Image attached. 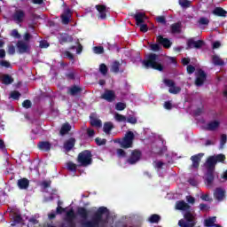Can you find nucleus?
Returning <instances> with one entry per match:
<instances>
[{
    "label": "nucleus",
    "instance_id": "nucleus-41",
    "mask_svg": "<svg viewBox=\"0 0 227 227\" xmlns=\"http://www.w3.org/2000/svg\"><path fill=\"white\" fill-rule=\"evenodd\" d=\"M179 4L181 5V8H191V2L190 0H179Z\"/></svg>",
    "mask_w": 227,
    "mask_h": 227
},
{
    "label": "nucleus",
    "instance_id": "nucleus-45",
    "mask_svg": "<svg viewBox=\"0 0 227 227\" xmlns=\"http://www.w3.org/2000/svg\"><path fill=\"white\" fill-rule=\"evenodd\" d=\"M13 223H12V226H15V224H20V223H22V215H16L13 217Z\"/></svg>",
    "mask_w": 227,
    "mask_h": 227
},
{
    "label": "nucleus",
    "instance_id": "nucleus-38",
    "mask_svg": "<svg viewBox=\"0 0 227 227\" xmlns=\"http://www.w3.org/2000/svg\"><path fill=\"white\" fill-rule=\"evenodd\" d=\"M178 225L180 227H194L196 225V223H195L185 222V220L181 219L178 222Z\"/></svg>",
    "mask_w": 227,
    "mask_h": 227
},
{
    "label": "nucleus",
    "instance_id": "nucleus-37",
    "mask_svg": "<svg viewBox=\"0 0 227 227\" xmlns=\"http://www.w3.org/2000/svg\"><path fill=\"white\" fill-rule=\"evenodd\" d=\"M121 64H120V61L115 60L112 64L111 71L114 72V74H118L120 72V67Z\"/></svg>",
    "mask_w": 227,
    "mask_h": 227
},
{
    "label": "nucleus",
    "instance_id": "nucleus-64",
    "mask_svg": "<svg viewBox=\"0 0 227 227\" xmlns=\"http://www.w3.org/2000/svg\"><path fill=\"white\" fill-rule=\"evenodd\" d=\"M226 143H227V136H226V134H223L221 136V145H222V146L226 145Z\"/></svg>",
    "mask_w": 227,
    "mask_h": 227
},
{
    "label": "nucleus",
    "instance_id": "nucleus-26",
    "mask_svg": "<svg viewBox=\"0 0 227 227\" xmlns=\"http://www.w3.org/2000/svg\"><path fill=\"white\" fill-rule=\"evenodd\" d=\"M191 206L185 200H178L176 202V210H190Z\"/></svg>",
    "mask_w": 227,
    "mask_h": 227
},
{
    "label": "nucleus",
    "instance_id": "nucleus-19",
    "mask_svg": "<svg viewBox=\"0 0 227 227\" xmlns=\"http://www.w3.org/2000/svg\"><path fill=\"white\" fill-rule=\"evenodd\" d=\"M90 123L91 127H96L97 129H101L102 127V121L98 119L95 114L90 115Z\"/></svg>",
    "mask_w": 227,
    "mask_h": 227
},
{
    "label": "nucleus",
    "instance_id": "nucleus-39",
    "mask_svg": "<svg viewBox=\"0 0 227 227\" xmlns=\"http://www.w3.org/2000/svg\"><path fill=\"white\" fill-rule=\"evenodd\" d=\"M149 223H151L152 224L157 223H159V221H160V215H157V214H153L149 218H148Z\"/></svg>",
    "mask_w": 227,
    "mask_h": 227
},
{
    "label": "nucleus",
    "instance_id": "nucleus-29",
    "mask_svg": "<svg viewBox=\"0 0 227 227\" xmlns=\"http://www.w3.org/2000/svg\"><path fill=\"white\" fill-rule=\"evenodd\" d=\"M77 214L82 219H88L90 217V211L86 207H79L77 208Z\"/></svg>",
    "mask_w": 227,
    "mask_h": 227
},
{
    "label": "nucleus",
    "instance_id": "nucleus-5",
    "mask_svg": "<svg viewBox=\"0 0 227 227\" xmlns=\"http://www.w3.org/2000/svg\"><path fill=\"white\" fill-rule=\"evenodd\" d=\"M136 136L134 135V132L132 131H127L123 138H118L115 140V143H118L120 145L121 148H124V150H127L129 148H132L134 145V139Z\"/></svg>",
    "mask_w": 227,
    "mask_h": 227
},
{
    "label": "nucleus",
    "instance_id": "nucleus-4",
    "mask_svg": "<svg viewBox=\"0 0 227 227\" xmlns=\"http://www.w3.org/2000/svg\"><path fill=\"white\" fill-rule=\"evenodd\" d=\"M77 162L82 168H88V166H91V164H93V154H91V151H82L77 156Z\"/></svg>",
    "mask_w": 227,
    "mask_h": 227
},
{
    "label": "nucleus",
    "instance_id": "nucleus-33",
    "mask_svg": "<svg viewBox=\"0 0 227 227\" xmlns=\"http://www.w3.org/2000/svg\"><path fill=\"white\" fill-rule=\"evenodd\" d=\"M75 217V211H74L73 208H71L69 211L66 213V221L67 223H72V221H74Z\"/></svg>",
    "mask_w": 227,
    "mask_h": 227
},
{
    "label": "nucleus",
    "instance_id": "nucleus-62",
    "mask_svg": "<svg viewBox=\"0 0 227 227\" xmlns=\"http://www.w3.org/2000/svg\"><path fill=\"white\" fill-rule=\"evenodd\" d=\"M164 107L168 110V111H171V109H173V104H171V101H166L164 103Z\"/></svg>",
    "mask_w": 227,
    "mask_h": 227
},
{
    "label": "nucleus",
    "instance_id": "nucleus-10",
    "mask_svg": "<svg viewBox=\"0 0 227 227\" xmlns=\"http://www.w3.org/2000/svg\"><path fill=\"white\" fill-rule=\"evenodd\" d=\"M16 47H17L18 52L20 54H26V53L29 52V51L31 50V47L29 46V44H27V43H26L22 40H19L17 42Z\"/></svg>",
    "mask_w": 227,
    "mask_h": 227
},
{
    "label": "nucleus",
    "instance_id": "nucleus-60",
    "mask_svg": "<svg viewBox=\"0 0 227 227\" xmlns=\"http://www.w3.org/2000/svg\"><path fill=\"white\" fill-rule=\"evenodd\" d=\"M156 21L159 22V24H166V17L164 16H158L156 17Z\"/></svg>",
    "mask_w": 227,
    "mask_h": 227
},
{
    "label": "nucleus",
    "instance_id": "nucleus-20",
    "mask_svg": "<svg viewBox=\"0 0 227 227\" xmlns=\"http://www.w3.org/2000/svg\"><path fill=\"white\" fill-rule=\"evenodd\" d=\"M203 155H205V153H200L191 157L192 168H195L196 169L200 168V163L201 162V158L203 157Z\"/></svg>",
    "mask_w": 227,
    "mask_h": 227
},
{
    "label": "nucleus",
    "instance_id": "nucleus-63",
    "mask_svg": "<svg viewBox=\"0 0 227 227\" xmlns=\"http://www.w3.org/2000/svg\"><path fill=\"white\" fill-rule=\"evenodd\" d=\"M7 52L8 54H11L12 56H13V54H15V46H13V44L9 45Z\"/></svg>",
    "mask_w": 227,
    "mask_h": 227
},
{
    "label": "nucleus",
    "instance_id": "nucleus-58",
    "mask_svg": "<svg viewBox=\"0 0 227 227\" xmlns=\"http://www.w3.org/2000/svg\"><path fill=\"white\" fill-rule=\"evenodd\" d=\"M64 56H65L66 58H68V59H70L71 61H74V59H75L74 57V54H72V52H70V51H66L64 52Z\"/></svg>",
    "mask_w": 227,
    "mask_h": 227
},
{
    "label": "nucleus",
    "instance_id": "nucleus-3",
    "mask_svg": "<svg viewBox=\"0 0 227 227\" xmlns=\"http://www.w3.org/2000/svg\"><path fill=\"white\" fill-rule=\"evenodd\" d=\"M142 65L145 68H153V70H158V72L164 70V66L160 63L159 55L155 53H150L147 59L142 61Z\"/></svg>",
    "mask_w": 227,
    "mask_h": 227
},
{
    "label": "nucleus",
    "instance_id": "nucleus-40",
    "mask_svg": "<svg viewBox=\"0 0 227 227\" xmlns=\"http://www.w3.org/2000/svg\"><path fill=\"white\" fill-rule=\"evenodd\" d=\"M198 24L200 26H208V24H210V20H208V18L200 17L198 20Z\"/></svg>",
    "mask_w": 227,
    "mask_h": 227
},
{
    "label": "nucleus",
    "instance_id": "nucleus-7",
    "mask_svg": "<svg viewBox=\"0 0 227 227\" xmlns=\"http://www.w3.org/2000/svg\"><path fill=\"white\" fill-rule=\"evenodd\" d=\"M164 84H166V86H168V92L171 93L172 95H178V93H180V91H182V88L176 86V84L173 82V80H169V79H165L163 81Z\"/></svg>",
    "mask_w": 227,
    "mask_h": 227
},
{
    "label": "nucleus",
    "instance_id": "nucleus-53",
    "mask_svg": "<svg viewBox=\"0 0 227 227\" xmlns=\"http://www.w3.org/2000/svg\"><path fill=\"white\" fill-rule=\"evenodd\" d=\"M115 120L117 121H127V117H125V115H121L120 114H115Z\"/></svg>",
    "mask_w": 227,
    "mask_h": 227
},
{
    "label": "nucleus",
    "instance_id": "nucleus-36",
    "mask_svg": "<svg viewBox=\"0 0 227 227\" xmlns=\"http://www.w3.org/2000/svg\"><path fill=\"white\" fill-rule=\"evenodd\" d=\"M67 168L68 169V171H71L72 173H77V164L72 161H68L67 163Z\"/></svg>",
    "mask_w": 227,
    "mask_h": 227
},
{
    "label": "nucleus",
    "instance_id": "nucleus-22",
    "mask_svg": "<svg viewBox=\"0 0 227 227\" xmlns=\"http://www.w3.org/2000/svg\"><path fill=\"white\" fill-rule=\"evenodd\" d=\"M225 194L226 192L223 190V188H216L214 192V198L217 201H223V200H224Z\"/></svg>",
    "mask_w": 227,
    "mask_h": 227
},
{
    "label": "nucleus",
    "instance_id": "nucleus-1",
    "mask_svg": "<svg viewBox=\"0 0 227 227\" xmlns=\"http://www.w3.org/2000/svg\"><path fill=\"white\" fill-rule=\"evenodd\" d=\"M225 160L226 155L223 153L209 156L207 159L204 166L206 168L205 184L207 187H212L214 180H215V175H217V172H215V166H217V162L224 164Z\"/></svg>",
    "mask_w": 227,
    "mask_h": 227
},
{
    "label": "nucleus",
    "instance_id": "nucleus-48",
    "mask_svg": "<svg viewBox=\"0 0 227 227\" xmlns=\"http://www.w3.org/2000/svg\"><path fill=\"white\" fill-rule=\"evenodd\" d=\"M94 54H104V47L103 46H95L93 47Z\"/></svg>",
    "mask_w": 227,
    "mask_h": 227
},
{
    "label": "nucleus",
    "instance_id": "nucleus-24",
    "mask_svg": "<svg viewBox=\"0 0 227 227\" xmlns=\"http://www.w3.org/2000/svg\"><path fill=\"white\" fill-rule=\"evenodd\" d=\"M172 35H180L182 33V22H176L170 26Z\"/></svg>",
    "mask_w": 227,
    "mask_h": 227
},
{
    "label": "nucleus",
    "instance_id": "nucleus-31",
    "mask_svg": "<svg viewBox=\"0 0 227 227\" xmlns=\"http://www.w3.org/2000/svg\"><path fill=\"white\" fill-rule=\"evenodd\" d=\"M213 65L215 67H224V60L221 59L218 55H214L212 57Z\"/></svg>",
    "mask_w": 227,
    "mask_h": 227
},
{
    "label": "nucleus",
    "instance_id": "nucleus-49",
    "mask_svg": "<svg viewBox=\"0 0 227 227\" xmlns=\"http://www.w3.org/2000/svg\"><path fill=\"white\" fill-rule=\"evenodd\" d=\"M11 98H13V100H19V98H20V92L18 90L11 92Z\"/></svg>",
    "mask_w": 227,
    "mask_h": 227
},
{
    "label": "nucleus",
    "instance_id": "nucleus-28",
    "mask_svg": "<svg viewBox=\"0 0 227 227\" xmlns=\"http://www.w3.org/2000/svg\"><path fill=\"white\" fill-rule=\"evenodd\" d=\"M220 125L221 122H219V121H212L207 124L206 129L211 132H214V130H217V129H219Z\"/></svg>",
    "mask_w": 227,
    "mask_h": 227
},
{
    "label": "nucleus",
    "instance_id": "nucleus-43",
    "mask_svg": "<svg viewBox=\"0 0 227 227\" xmlns=\"http://www.w3.org/2000/svg\"><path fill=\"white\" fill-rule=\"evenodd\" d=\"M99 72L100 74H102V75H107V72H109V69L107 68V66L106 64H100Z\"/></svg>",
    "mask_w": 227,
    "mask_h": 227
},
{
    "label": "nucleus",
    "instance_id": "nucleus-52",
    "mask_svg": "<svg viewBox=\"0 0 227 227\" xmlns=\"http://www.w3.org/2000/svg\"><path fill=\"white\" fill-rule=\"evenodd\" d=\"M126 121L128 123H131L132 125H136V123H137V119L134 116H129L126 119Z\"/></svg>",
    "mask_w": 227,
    "mask_h": 227
},
{
    "label": "nucleus",
    "instance_id": "nucleus-34",
    "mask_svg": "<svg viewBox=\"0 0 227 227\" xmlns=\"http://www.w3.org/2000/svg\"><path fill=\"white\" fill-rule=\"evenodd\" d=\"M114 128V126H113V122H105L103 126V132H105V134H111V130H113Z\"/></svg>",
    "mask_w": 227,
    "mask_h": 227
},
{
    "label": "nucleus",
    "instance_id": "nucleus-9",
    "mask_svg": "<svg viewBox=\"0 0 227 227\" xmlns=\"http://www.w3.org/2000/svg\"><path fill=\"white\" fill-rule=\"evenodd\" d=\"M205 45V41L198 40L194 41V39L191 38L187 41V47L186 50L189 51L190 49H201Z\"/></svg>",
    "mask_w": 227,
    "mask_h": 227
},
{
    "label": "nucleus",
    "instance_id": "nucleus-47",
    "mask_svg": "<svg viewBox=\"0 0 227 227\" xmlns=\"http://www.w3.org/2000/svg\"><path fill=\"white\" fill-rule=\"evenodd\" d=\"M95 142L98 145V146H103L104 145H106V143H107V140L106 138L102 139L100 137H96Z\"/></svg>",
    "mask_w": 227,
    "mask_h": 227
},
{
    "label": "nucleus",
    "instance_id": "nucleus-54",
    "mask_svg": "<svg viewBox=\"0 0 227 227\" xmlns=\"http://www.w3.org/2000/svg\"><path fill=\"white\" fill-rule=\"evenodd\" d=\"M22 106L25 109H30V107H31V106H33V104L31 103V100L27 99V100L23 101Z\"/></svg>",
    "mask_w": 227,
    "mask_h": 227
},
{
    "label": "nucleus",
    "instance_id": "nucleus-61",
    "mask_svg": "<svg viewBox=\"0 0 227 227\" xmlns=\"http://www.w3.org/2000/svg\"><path fill=\"white\" fill-rule=\"evenodd\" d=\"M151 51H153L154 52H157L158 51H160V46L159 43L151 44Z\"/></svg>",
    "mask_w": 227,
    "mask_h": 227
},
{
    "label": "nucleus",
    "instance_id": "nucleus-16",
    "mask_svg": "<svg viewBox=\"0 0 227 227\" xmlns=\"http://www.w3.org/2000/svg\"><path fill=\"white\" fill-rule=\"evenodd\" d=\"M101 98L106 100V102H114V100H116V94L114 93V90H106L101 95Z\"/></svg>",
    "mask_w": 227,
    "mask_h": 227
},
{
    "label": "nucleus",
    "instance_id": "nucleus-32",
    "mask_svg": "<svg viewBox=\"0 0 227 227\" xmlns=\"http://www.w3.org/2000/svg\"><path fill=\"white\" fill-rule=\"evenodd\" d=\"M14 79L10 74H4L2 76V82L3 84H5V86H8L10 84H12Z\"/></svg>",
    "mask_w": 227,
    "mask_h": 227
},
{
    "label": "nucleus",
    "instance_id": "nucleus-21",
    "mask_svg": "<svg viewBox=\"0 0 227 227\" xmlns=\"http://www.w3.org/2000/svg\"><path fill=\"white\" fill-rule=\"evenodd\" d=\"M212 13L215 15V17H222L223 19H226L227 17V11L223 7H215V9L212 11Z\"/></svg>",
    "mask_w": 227,
    "mask_h": 227
},
{
    "label": "nucleus",
    "instance_id": "nucleus-51",
    "mask_svg": "<svg viewBox=\"0 0 227 227\" xmlns=\"http://www.w3.org/2000/svg\"><path fill=\"white\" fill-rule=\"evenodd\" d=\"M11 36H12V38H17L18 40L20 39V34L19 33V30H17V29L12 30Z\"/></svg>",
    "mask_w": 227,
    "mask_h": 227
},
{
    "label": "nucleus",
    "instance_id": "nucleus-17",
    "mask_svg": "<svg viewBox=\"0 0 227 227\" xmlns=\"http://www.w3.org/2000/svg\"><path fill=\"white\" fill-rule=\"evenodd\" d=\"M74 42V36L67 34V33H61L59 36V43L60 45H65V43H72Z\"/></svg>",
    "mask_w": 227,
    "mask_h": 227
},
{
    "label": "nucleus",
    "instance_id": "nucleus-23",
    "mask_svg": "<svg viewBox=\"0 0 227 227\" xmlns=\"http://www.w3.org/2000/svg\"><path fill=\"white\" fill-rule=\"evenodd\" d=\"M37 146L43 152H51V148H52V145L49 141H41L37 144Z\"/></svg>",
    "mask_w": 227,
    "mask_h": 227
},
{
    "label": "nucleus",
    "instance_id": "nucleus-59",
    "mask_svg": "<svg viewBox=\"0 0 227 227\" xmlns=\"http://www.w3.org/2000/svg\"><path fill=\"white\" fill-rule=\"evenodd\" d=\"M0 67H4L5 68H10L12 67V64H10V62H8V60H1Z\"/></svg>",
    "mask_w": 227,
    "mask_h": 227
},
{
    "label": "nucleus",
    "instance_id": "nucleus-55",
    "mask_svg": "<svg viewBox=\"0 0 227 227\" xmlns=\"http://www.w3.org/2000/svg\"><path fill=\"white\" fill-rule=\"evenodd\" d=\"M186 70H187V74L191 75L192 74H194V72H196V67L192 65H188Z\"/></svg>",
    "mask_w": 227,
    "mask_h": 227
},
{
    "label": "nucleus",
    "instance_id": "nucleus-2",
    "mask_svg": "<svg viewBox=\"0 0 227 227\" xmlns=\"http://www.w3.org/2000/svg\"><path fill=\"white\" fill-rule=\"evenodd\" d=\"M106 212H109L107 207H99L98 210L94 213L92 220L85 222L84 223H82V226L84 227L100 226V223H106V220H104V214H106Z\"/></svg>",
    "mask_w": 227,
    "mask_h": 227
},
{
    "label": "nucleus",
    "instance_id": "nucleus-27",
    "mask_svg": "<svg viewBox=\"0 0 227 227\" xmlns=\"http://www.w3.org/2000/svg\"><path fill=\"white\" fill-rule=\"evenodd\" d=\"M75 146V138L71 137L64 143L66 152H70Z\"/></svg>",
    "mask_w": 227,
    "mask_h": 227
},
{
    "label": "nucleus",
    "instance_id": "nucleus-56",
    "mask_svg": "<svg viewBox=\"0 0 227 227\" xmlns=\"http://www.w3.org/2000/svg\"><path fill=\"white\" fill-rule=\"evenodd\" d=\"M138 27H140V31L142 33H147L148 32V25L144 24V23H140V25H138Z\"/></svg>",
    "mask_w": 227,
    "mask_h": 227
},
{
    "label": "nucleus",
    "instance_id": "nucleus-8",
    "mask_svg": "<svg viewBox=\"0 0 227 227\" xmlns=\"http://www.w3.org/2000/svg\"><path fill=\"white\" fill-rule=\"evenodd\" d=\"M26 19V12L23 10L18 9L12 14V20L16 24H22Z\"/></svg>",
    "mask_w": 227,
    "mask_h": 227
},
{
    "label": "nucleus",
    "instance_id": "nucleus-44",
    "mask_svg": "<svg viewBox=\"0 0 227 227\" xmlns=\"http://www.w3.org/2000/svg\"><path fill=\"white\" fill-rule=\"evenodd\" d=\"M126 108H127V105L123 102H118L115 105L116 111H124V109H126Z\"/></svg>",
    "mask_w": 227,
    "mask_h": 227
},
{
    "label": "nucleus",
    "instance_id": "nucleus-12",
    "mask_svg": "<svg viewBox=\"0 0 227 227\" xmlns=\"http://www.w3.org/2000/svg\"><path fill=\"white\" fill-rule=\"evenodd\" d=\"M61 22L65 26L70 24V19H72V10L70 8H67L64 10L63 13L60 15Z\"/></svg>",
    "mask_w": 227,
    "mask_h": 227
},
{
    "label": "nucleus",
    "instance_id": "nucleus-6",
    "mask_svg": "<svg viewBox=\"0 0 227 227\" xmlns=\"http://www.w3.org/2000/svg\"><path fill=\"white\" fill-rule=\"evenodd\" d=\"M142 155H143V153H141L140 150L135 149L131 152V154L129 157V159H127L126 162L128 164H130L131 166L134 164H137V162L141 160Z\"/></svg>",
    "mask_w": 227,
    "mask_h": 227
},
{
    "label": "nucleus",
    "instance_id": "nucleus-14",
    "mask_svg": "<svg viewBox=\"0 0 227 227\" xmlns=\"http://www.w3.org/2000/svg\"><path fill=\"white\" fill-rule=\"evenodd\" d=\"M95 8L99 13L98 19H100L101 20H106V19H107V6L104 4H97Z\"/></svg>",
    "mask_w": 227,
    "mask_h": 227
},
{
    "label": "nucleus",
    "instance_id": "nucleus-30",
    "mask_svg": "<svg viewBox=\"0 0 227 227\" xmlns=\"http://www.w3.org/2000/svg\"><path fill=\"white\" fill-rule=\"evenodd\" d=\"M70 130H72V126L68 122H66L62 125L59 134L60 136H66V134H68Z\"/></svg>",
    "mask_w": 227,
    "mask_h": 227
},
{
    "label": "nucleus",
    "instance_id": "nucleus-42",
    "mask_svg": "<svg viewBox=\"0 0 227 227\" xmlns=\"http://www.w3.org/2000/svg\"><path fill=\"white\" fill-rule=\"evenodd\" d=\"M184 219L185 221H187V223H194L192 222L194 220V216L192 215V213H191V211H187L184 214Z\"/></svg>",
    "mask_w": 227,
    "mask_h": 227
},
{
    "label": "nucleus",
    "instance_id": "nucleus-18",
    "mask_svg": "<svg viewBox=\"0 0 227 227\" xmlns=\"http://www.w3.org/2000/svg\"><path fill=\"white\" fill-rule=\"evenodd\" d=\"M81 93H82V89L79 85H72L67 89V95L71 97H78Z\"/></svg>",
    "mask_w": 227,
    "mask_h": 227
},
{
    "label": "nucleus",
    "instance_id": "nucleus-46",
    "mask_svg": "<svg viewBox=\"0 0 227 227\" xmlns=\"http://www.w3.org/2000/svg\"><path fill=\"white\" fill-rule=\"evenodd\" d=\"M116 153L117 157H119L120 159H125V157H127V152H125V150L123 149H117Z\"/></svg>",
    "mask_w": 227,
    "mask_h": 227
},
{
    "label": "nucleus",
    "instance_id": "nucleus-13",
    "mask_svg": "<svg viewBox=\"0 0 227 227\" xmlns=\"http://www.w3.org/2000/svg\"><path fill=\"white\" fill-rule=\"evenodd\" d=\"M156 42L159 45H162L164 49H171V45H173V43L168 38H165L162 35H158L156 37Z\"/></svg>",
    "mask_w": 227,
    "mask_h": 227
},
{
    "label": "nucleus",
    "instance_id": "nucleus-25",
    "mask_svg": "<svg viewBox=\"0 0 227 227\" xmlns=\"http://www.w3.org/2000/svg\"><path fill=\"white\" fill-rule=\"evenodd\" d=\"M17 185L20 190H26L29 188V179L23 177L19 179L17 182Z\"/></svg>",
    "mask_w": 227,
    "mask_h": 227
},
{
    "label": "nucleus",
    "instance_id": "nucleus-35",
    "mask_svg": "<svg viewBox=\"0 0 227 227\" xmlns=\"http://www.w3.org/2000/svg\"><path fill=\"white\" fill-rule=\"evenodd\" d=\"M216 219L217 218L215 216H211V217L206 219L205 220V226H207V227L215 226Z\"/></svg>",
    "mask_w": 227,
    "mask_h": 227
},
{
    "label": "nucleus",
    "instance_id": "nucleus-57",
    "mask_svg": "<svg viewBox=\"0 0 227 227\" xmlns=\"http://www.w3.org/2000/svg\"><path fill=\"white\" fill-rule=\"evenodd\" d=\"M60 205H61V200H59L58 201V207H57V209H56L57 214H61L62 212H65V207H62Z\"/></svg>",
    "mask_w": 227,
    "mask_h": 227
},
{
    "label": "nucleus",
    "instance_id": "nucleus-11",
    "mask_svg": "<svg viewBox=\"0 0 227 227\" xmlns=\"http://www.w3.org/2000/svg\"><path fill=\"white\" fill-rule=\"evenodd\" d=\"M205 81H207V73H205L203 69H200L198 71V74L195 80V85L198 87L203 86V84L205 83Z\"/></svg>",
    "mask_w": 227,
    "mask_h": 227
},
{
    "label": "nucleus",
    "instance_id": "nucleus-15",
    "mask_svg": "<svg viewBox=\"0 0 227 227\" xmlns=\"http://www.w3.org/2000/svg\"><path fill=\"white\" fill-rule=\"evenodd\" d=\"M130 17H133L137 22V26H141V24H145V20H146V13L145 12H137V13H131Z\"/></svg>",
    "mask_w": 227,
    "mask_h": 227
},
{
    "label": "nucleus",
    "instance_id": "nucleus-50",
    "mask_svg": "<svg viewBox=\"0 0 227 227\" xmlns=\"http://www.w3.org/2000/svg\"><path fill=\"white\" fill-rule=\"evenodd\" d=\"M66 77L67 81H75V73L74 72L67 73Z\"/></svg>",
    "mask_w": 227,
    "mask_h": 227
}]
</instances>
